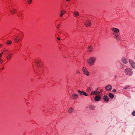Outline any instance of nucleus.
Here are the masks:
<instances>
[{
	"label": "nucleus",
	"instance_id": "f257e3e1",
	"mask_svg": "<svg viewBox=\"0 0 135 135\" xmlns=\"http://www.w3.org/2000/svg\"><path fill=\"white\" fill-rule=\"evenodd\" d=\"M96 60V59L94 57H91L87 60L88 63L90 66L93 65Z\"/></svg>",
	"mask_w": 135,
	"mask_h": 135
},
{
	"label": "nucleus",
	"instance_id": "f03ea898",
	"mask_svg": "<svg viewBox=\"0 0 135 135\" xmlns=\"http://www.w3.org/2000/svg\"><path fill=\"white\" fill-rule=\"evenodd\" d=\"M132 69L131 68H127L125 69V72L126 74L130 76L132 75L133 73L132 71Z\"/></svg>",
	"mask_w": 135,
	"mask_h": 135
},
{
	"label": "nucleus",
	"instance_id": "7ed1b4c3",
	"mask_svg": "<svg viewBox=\"0 0 135 135\" xmlns=\"http://www.w3.org/2000/svg\"><path fill=\"white\" fill-rule=\"evenodd\" d=\"M82 71L87 76H88L89 75V72L84 67L83 68Z\"/></svg>",
	"mask_w": 135,
	"mask_h": 135
},
{
	"label": "nucleus",
	"instance_id": "20e7f679",
	"mask_svg": "<svg viewBox=\"0 0 135 135\" xmlns=\"http://www.w3.org/2000/svg\"><path fill=\"white\" fill-rule=\"evenodd\" d=\"M111 30L113 31V32L118 33L119 32V30L115 28L112 27L111 28Z\"/></svg>",
	"mask_w": 135,
	"mask_h": 135
},
{
	"label": "nucleus",
	"instance_id": "39448f33",
	"mask_svg": "<svg viewBox=\"0 0 135 135\" xmlns=\"http://www.w3.org/2000/svg\"><path fill=\"white\" fill-rule=\"evenodd\" d=\"M105 89L107 90L110 91L112 89V86L109 85H108L105 86Z\"/></svg>",
	"mask_w": 135,
	"mask_h": 135
},
{
	"label": "nucleus",
	"instance_id": "423d86ee",
	"mask_svg": "<svg viewBox=\"0 0 135 135\" xmlns=\"http://www.w3.org/2000/svg\"><path fill=\"white\" fill-rule=\"evenodd\" d=\"M100 94V92L97 91H92L90 94L93 95H99Z\"/></svg>",
	"mask_w": 135,
	"mask_h": 135
},
{
	"label": "nucleus",
	"instance_id": "0eeeda50",
	"mask_svg": "<svg viewBox=\"0 0 135 135\" xmlns=\"http://www.w3.org/2000/svg\"><path fill=\"white\" fill-rule=\"evenodd\" d=\"M121 61L124 64H127L128 62L127 60L124 57L122 58Z\"/></svg>",
	"mask_w": 135,
	"mask_h": 135
},
{
	"label": "nucleus",
	"instance_id": "6e6552de",
	"mask_svg": "<svg viewBox=\"0 0 135 135\" xmlns=\"http://www.w3.org/2000/svg\"><path fill=\"white\" fill-rule=\"evenodd\" d=\"M85 25L87 27L90 26L91 25V21L89 20H87L85 23Z\"/></svg>",
	"mask_w": 135,
	"mask_h": 135
},
{
	"label": "nucleus",
	"instance_id": "1a4fd4ad",
	"mask_svg": "<svg viewBox=\"0 0 135 135\" xmlns=\"http://www.w3.org/2000/svg\"><path fill=\"white\" fill-rule=\"evenodd\" d=\"M101 98V97L99 95H97L95 97V100L97 101L100 100Z\"/></svg>",
	"mask_w": 135,
	"mask_h": 135
},
{
	"label": "nucleus",
	"instance_id": "9d476101",
	"mask_svg": "<svg viewBox=\"0 0 135 135\" xmlns=\"http://www.w3.org/2000/svg\"><path fill=\"white\" fill-rule=\"evenodd\" d=\"M103 99L104 101L108 102L109 100V98L107 96L104 95L103 97Z\"/></svg>",
	"mask_w": 135,
	"mask_h": 135
},
{
	"label": "nucleus",
	"instance_id": "9b49d317",
	"mask_svg": "<svg viewBox=\"0 0 135 135\" xmlns=\"http://www.w3.org/2000/svg\"><path fill=\"white\" fill-rule=\"evenodd\" d=\"M113 34L115 36V38L117 40H119L120 38H119L117 37H118V33H115V32H113Z\"/></svg>",
	"mask_w": 135,
	"mask_h": 135
},
{
	"label": "nucleus",
	"instance_id": "f8f14e48",
	"mask_svg": "<svg viewBox=\"0 0 135 135\" xmlns=\"http://www.w3.org/2000/svg\"><path fill=\"white\" fill-rule=\"evenodd\" d=\"M78 97V95L77 94H72L71 97L73 99H76Z\"/></svg>",
	"mask_w": 135,
	"mask_h": 135
},
{
	"label": "nucleus",
	"instance_id": "ddd939ff",
	"mask_svg": "<svg viewBox=\"0 0 135 135\" xmlns=\"http://www.w3.org/2000/svg\"><path fill=\"white\" fill-rule=\"evenodd\" d=\"M20 40V38L18 36H16L15 39V41L16 43L18 42Z\"/></svg>",
	"mask_w": 135,
	"mask_h": 135
},
{
	"label": "nucleus",
	"instance_id": "4468645a",
	"mask_svg": "<svg viewBox=\"0 0 135 135\" xmlns=\"http://www.w3.org/2000/svg\"><path fill=\"white\" fill-rule=\"evenodd\" d=\"M74 110V108H71L69 109V112L70 113H71L73 112Z\"/></svg>",
	"mask_w": 135,
	"mask_h": 135
},
{
	"label": "nucleus",
	"instance_id": "2eb2a0df",
	"mask_svg": "<svg viewBox=\"0 0 135 135\" xmlns=\"http://www.w3.org/2000/svg\"><path fill=\"white\" fill-rule=\"evenodd\" d=\"M73 14L75 17H77L79 15V13L77 11H75L74 12Z\"/></svg>",
	"mask_w": 135,
	"mask_h": 135
},
{
	"label": "nucleus",
	"instance_id": "dca6fc26",
	"mask_svg": "<svg viewBox=\"0 0 135 135\" xmlns=\"http://www.w3.org/2000/svg\"><path fill=\"white\" fill-rule=\"evenodd\" d=\"M93 49V47L90 46L89 47H88V50L89 51L91 52L92 51Z\"/></svg>",
	"mask_w": 135,
	"mask_h": 135
},
{
	"label": "nucleus",
	"instance_id": "f3484780",
	"mask_svg": "<svg viewBox=\"0 0 135 135\" xmlns=\"http://www.w3.org/2000/svg\"><path fill=\"white\" fill-rule=\"evenodd\" d=\"M65 11H61V14L60 15V17H61L65 13Z\"/></svg>",
	"mask_w": 135,
	"mask_h": 135
},
{
	"label": "nucleus",
	"instance_id": "a211bd4d",
	"mask_svg": "<svg viewBox=\"0 0 135 135\" xmlns=\"http://www.w3.org/2000/svg\"><path fill=\"white\" fill-rule=\"evenodd\" d=\"M108 95L109 97L111 99L113 98L114 97V95L113 94L111 93H109Z\"/></svg>",
	"mask_w": 135,
	"mask_h": 135
},
{
	"label": "nucleus",
	"instance_id": "6ab92c4d",
	"mask_svg": "<svg viewBox=\"0 0 135 135\" xmlns=\"http://www.w3.org/2000/svg\"><path fill=\"white\" fill-rule=\"evenodd\" d=\"M12 55L11 54H10L8 55L7 57V59H10L12 57Z\"/></svg>",
	"mask_w": 135,
	"mask_h": 135
},
{
	"label": "nucleus",
	"instance_id": "aec40b11",
	"mask_svg": "<svg viewBox=\"0 0 135 135\" xmlns=\"http://www.w3.org/2000/svg\"><path fill=\"white\" fill-rule=\"evenodd\" d=\"M12 43V42L10 40H8L6 42V44H7L10 45Z\"/></svg>",
	"mask_w": 135,
	"mask_h": 135
},
{
	"label": "nucleus",
	"instance_id": "412c9836",
	"mask_svg": "<svg viewBox=\"0 0 135 135\" xmlns=\"http://www.w3.org/2000/svg\"><path fill=\"white\" fill-rule=\"evenodd\" d=\"M89 108L91 110H94V106L92 105H90L89 106Z\"/></svg>",
	"mask_w": 135,
	"mask_h": 135
},
{
	"label": "nucleus",
	"instance_id": "4be33fe9",
	"mask_svg": "<svg viewBox=\"0 0 135 135\" xmlns=\"http://www.w3.org/2000/svg\"><path fill=\"white\" fill-rule=\"evenodd\" d=\"M82 91H81L79 90H78V93L81 95H83V92H82Z\"/></svg>",
	"mask_w": 135,
	"mask_h": 135
},
{
	"label": "nucleus",
	"instance_id": "5701e85b",
	"mask_svg": "<svg viewBox=\"0 0 135 135\" xmlns=\"http://www.w3.org/2000/svg\"><path fill=\"white\" fill-rule=\"evenodd\" d=\"M91 88L90 87H88L86 89V91L88 92H90L91 91Z\"/></svg>",
	"mask_w": 135,
	"mask_h": 135
},
{
	"label": "nucleus",
	"instance_id": "b1692460",
	"mask_svg": "<svg viewBox=\"0 0 135 135\" xmlns=\"http://www.w3.org/2000/svg\"><path fill=\"white\" fill-rule=\"evenodd\" d=\"M16 9H13L10 12L12 13H13V14H15L16 13Z\"/></svg>",
	"mask_w": 135,
	"mask_h": 135
},
{
	"label": "nucleus",
	"instance_id": "393cba45",
	"mask_svg": "<svg viewBox=\"0 0 135 135\" xmlns=\"http://www.w3.org/2000/svg\"><path fill=\"white\" fill-rule=\"evenodd\" d=\"M131 66L133 68H135V63L134 62H133V63H132V64H131Z\"/></svg>",
	"mask_w": 135,
	"mask_h": 135
},
{
	"label": "nucleus",
	"instance_id": "a878e982",
	"mask_svg": "<svg viewBox=\"0 0 135 135\" xmlns=\"http://www.w3.org/2000/svg\"><path fill=\"white\" fill-rule=\"evenodd\" d=\"M40 61L39 60H37L36 61V63L37 66H38V65L40 63Z\"/></svg>",
	"mask_w": 135,
	"mask_h": 135
},
{
	"label": "nucleus",
	"instance_id": "bb28decb",
	"mask_svg": "<svg viewBox=\"0 0 135 135\" xmlns=\"http://www.w3.org/2000/svg\"><path fill=\"white\" fill-rule=\"evenodd\" d=\"M82 92H83V94L85 96H87L88 95V94L86 93H85V92H84L83 91H82Z\"/></svg>",
	"mask_w": 135,
	"mask_h": 135
},
{
	"label": "nucleus",
	"instance_id": "cd10ccee",
	"mask_svg": "<svg viewBox=\"0 0 135 135\" xmlns=\"http://www.w3.org/2000/svg\"><path fill=\"white\" fill-rule=\"evenodd\" d=\"M133 62H134L132 60L129 59V62L130 63V64L133 63Z\"/></svg>",
	"mask_w": 135,
	"mask_h": 135
},
{
	"label": "nucleus",
	"instance_id": "c85d7f7f",
	"mask_svg": "<svg viewBox=\"0 0 135 135\" xmlns=\"http://www.w3.org/2000/svg\"><path fill=\"white\" fill-rule=\"evenodd\" d=\"M32 2V0H27V2L29 4H30Z\"/></svg>",
	"mask_w": 135,
	"mask_h": 135
},
{
	"label": "nucleus",
	"instance_id": "c756f323",
	"mask_svg": "<svg viewBox=\"0 0 135 135\" xmlns=\"http://www.w3.org/2000/svg\"><path fill=\"white\" fill-rule=\"evenodd\" d=\"M129 87V86H125L123 88V89H127Z\"/></svg>",
	"mask_w": 135,
	"mask_h": 135
},
{
	"label": "nucleus",
	"instance_id": "7c9ffc66",
	"mask_svg": "<svg viewBox=\"0 0 135 135\" xmlns=\"http://www.w3.org/2000/svg\"><path fill=\"white\" fill-rule=\"evenodd\" d=\"M3 53V52H2L0 54V59H1L2 57Z\"/></svg>",
	"mask_w": 135,
	"mask_h": 135
},
{
	"label": "nucleus",
	"instance_id": "2f4dec72",
	"mask_svg": "<svg viewBox=\"0 0 135 135\" xmlns=\"http://www.w3.org/2000/svg\"><path fill=\"white\" fill-rule=\"evenodd\" d=\"M132 114L133 116H135V111H134L132 112Z\"/></svg>",
	"mask_w": 135,
	"mask_h": 135
},
{
	"label": "nucleus",
	"instance_id": "473e14b6",
	"mask_svg": "<svg viewBox=\"0 0 135 135\" xmlns=\"http://www.w3.org/2000/svg\"><path fill=\"white\" fill-rule=\"evenodd\" d=\"M60 26V25L59 24H58L56 26V27L57 28H58L59 26Z\"/></svg>",
	"mask_w": 135,
	"mask_h": 135
},
{
	"label": "nucleus",
	"instance_id": "72a5a7b5",
	"mask_svg": "<svg viewBox=\"0 0 135 135\" xmlns=\"http://www.w3.org/2000/svg\"><path fill=\"white\" fill-rule=\"evenodd\" d=\"M76 73L77 74H78L80 73V71L79 70H78L76 71Z\"/></svg>",
	"mask_w": 135,
	"mask_h": 135
},
{
	"label": "nucleus",
	"instance_id": "f704fd0d",
	"mask_svg": "<svg viewBox=\"0 0 135 135\" xmlns=\"http://www.w3.org/2000/svg\"><path fill=\"white\" fill-rule=\"evenodd\" d=\"M113 91L114 92H115L116 91V90L115 89H114L113 90Z\"/></svg>",
	"mask_w": 135,
	"mask_h": 135
},
{
	"label": "nucleus",
	"instance_id": "c9c22d12",
	"mask_svg": "<svg viewBox=\"0 0 135 135\" xmlns=\"http://www.w3.org/2000/svg\"><path fill=\"white\" fill-rule=\"evenodd\" d=\"M121 68H124V66L122 65H121Z\"/></svg>",
	"mask_w": 135,
	"mask_h": 135
},
{
	"label": "nucleus",
	"instance_id": "e433bc0d",
	"mask_svg": "<svg viewBox=\"0 0 135 135\" xmlns=\"http://www.w3.org/2000/svg\"><path fill=\"white\" fill-rule=\"evenodd\" d=\"M57 38L58 40H60V38L59 37H57Z\"/></svg>",
	"mask_w": 135,
	"mask_h": 135
},
{
	"label": "nucleus",
	"instance_id": "4c0bfd02",
	"mask_svg": "<svg viewBox=\"0 0 135 135\" xmlns=\"http://www.w3.org/2000/svg\"><path fill=\"white\" fill-rule=\"evenodd\" d=\"M114 77L115 78H116V77H117V75H114Z\"/></svg>",
	"mask_w": 135,
	"mask_h": 135
},
{
	"label": "nucleus",
	"instance_id": "58836bf2",
	"mask_svg": "<svg viewBox=\"0 0 135 135\" xmlns=\"http://www.w3.org/2000/svg\"><path fill=\"white\" fill-rule=\"evenodd\" d=\"M2 45L0 44V47H2Z\"/></svg>",
	"mask_w": 135,
	"mask_h": 135
},
{
	"label": "nucleus",
	"instance_id": "ea45409f",
	"mask_svg": "<svg viewBox=\"0 0 135 135\" xmlns=\"http://www.w3.org/2000/svg\"><path fill=\"white\" fill-rule=\"evenodd\" d=\"M5 51H8V50H6V49H5Z\"/></svg>",
	"mask_w": 135,
	"mask_h": 135
},
{
	"label": "nucleus",
	"instance_id": "a19ab883",
	"mask_svg": "<svg viewBox=\"0 0 135 135\" xmlns=\"http://www.w3.org/2000/svg\"><path fill=\"white\" fill-rule=\"evenodd\" d=\"M102 91H103V90H102V89L101 90H100V91L101 92H102Z\"/></svg>",
	"mask_w": 135,
	"mask_h": 135
},
{
	"label": "nucleus",
	"instance_id": "79ce46f5",
	"mask_svg": "<svg viewBox=\"0 0 135 135\" xmlns=\"http://www.w3.org/2000/svg\"><path fill=\"white\" fill-rule=\"evenodd\" d=\"M66 1H69L70 0H65Z\"/></svg>",
	"mask_w": 135,
	"mask_h": 135
},
{
	"label": "nucleus",
	"instance_id": "37998d69",
	"mask_svg": "<svg viewBox=\"0 0 135 135\" xmlns=\"http://www.w3.org/2000/svg\"><path fill=\"white\" fill-rule=\"evenodd\" d=\"M4 67H3L2 68V69H4Z\"/></svg>",
	"mask_w": 135,
	"mask_h": 135
},
{
	"label": "nucleus",
	"instance_id": "c03bdc74",
	"mask_svg": "<svg viewBox=\"0 0 135 135\" xmlns=\"http://www.w3.org/2000/svg\"><path fill=\"white\" fill-rule=\"evenodd\" d=\"M117 37L119 38L118 37Z\"/></svg>",
	"mask_w": 135,
	"mask_h": 135
}]
</instances>
